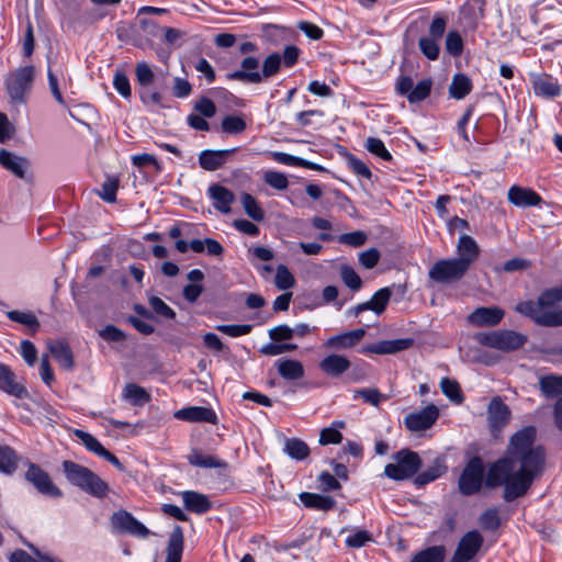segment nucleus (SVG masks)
Instances as JSON below:
<instances>
[{
	"label": "nucleus",
	"mask_w": 562,
	"mask_h": 562,
	"mask_svg": "<svg viewBox=\"0 0 562 562\" xmlns=\"http://www.w3.org/2000/svg\"><path fill=\"white\" fill-rule=\"evenodd\" d=\"M469 268L459 258L437 261L429 270V278L435 282L446 283L460 280Z\"/></svg>",
	"instance_id": "nucleus-6"
},
{
	"label": "nucleus",
	"mask_w": 562,
	"mask_h": 562,
	"mask_svg": "<svg viewBox=\"0 0 562 562\" xmlns=\"http://www.w3.org/2000/svg\"><path fill=\"white\" fill-rule=\"evenodd\" d=\"M432 81L430 79L420 80L413 90L408 93V101L411 103L420 102L425 100L431 90Z\"/></svg>",
	"instance_id": "nucleus-50"
},
{
	"label": "nucleus",
	"mask_w": 562,
	"mask_h": 562,
	"mask_svg": "<svg viewBox=\"0 0 562 562\" xmlns=\"http://www.w3.org/2000/svg\"><path fill=\"white\" fill-rule=\"evenodd\" d=\"M194 109L200 113V115L209 119L213 117L216 113L215 103L205 97H202L195 102Z\"/></svg>",
	"instance_id": "nucleus-63"
},
{
	"label": "nucleus",
	"mask_w": 562,
	"mask_h": 562,
	"mask_svg": "<svg viewBox=\"0 0 562 562\" xmlns=\"http://www.w3.org/2000/svg\"><path fill=\"white\" fill-rule=\"evenodd\" d=\"M418 46L420 52L430 60H436L439 57L440 47H439V41L423 36L418 41Z\"/></svg>",
	"instance_id": "nucleus-49"
},
{
	"label": "nucleus",
	"mask_w": 562,
	"mask_h": 562,
	"mask_svg": "<svg viewBox=\"0 0 562 562\" xmlns=\"http://www.w3.org/2000/svg\"><path fill=\"white\" fill-rule=\"evenodd\" d=\"M25 480L31 483L38 493L53 498L63 496V492L52 481L49 474L40 465L29 462L25 472Z\"/></svg>",
	"instance_id": "nucleus-7"
},
{
	"label": "nucleus",
	"mask_w": 562,
	"mask_h": 562,
	"mask_svg": "<svg viewBox=\"0 0 562 562\" xmlns=\"http://www.w3.org/2000/svg\"><path fill=\"white\" fill-rule=\"evenodd\" d=\"M442 393L452 402L460 404L463 401V395L460 385L457 381L449 378H442L440 381Z\"/></svg>",
	"instance_id": "nucleus-47"
},
{
	"label": "nucleus",
	"mask_w": 562,
	"mask_h": 562,
	"mask_svg": "<svg viewBox=\"0 0 562 562\" xmlns=\"http://www.w3.org/2000/svg\"><path fill=\"white\" fill-rule=\"evenodd\" d=\"M507 198L512 204L518 207L536 206L542 202L541 196L536 191L519 186H512Z\"/></svg>",
	"instance_id": "nucleus-17"
},
{
	"label": "nucleus",
	"mask_w": 562,
	"mask_h": 562,
	"mask_svg": "<svg viewBox=\"0 0 562 562\" xmlns=\"http://www.w3.org/2000/svg\"><path fill=\"white\" fill-rule=\"evenodd\" d=\"M341 279L344 283L353 291L360 290L362 285V281L358 273L348 266H344L341 268Z\"/></svg>",
	"instance_id": "nucleus-60"
},
{
	"label": "nucleus",
	"mask_w": 562,
	"mask_h": 562,
	"mask_svg": "<svg viewBox=\"0 0 562 562\" xmlns=\"http://www.w3.org/2000/svg\"><path fill=\"white\" fill-rule=\"evenodd\" d=\"M366 329L363 328H357L350 331H346L339 335H335L329 337L324 346L326 348H334V349H348L356 345H358L364 337Z\"/></svg>",
	"instance_id": "nucleus-20"
},
{
	"label": "nucleus",
	"mask_w": 562,
	"mask_h": 562,
	"mask_svg": "<svg viewBox=\"0 0 562 562\" xmlns=\"http://www.w3.org/2000/svg\"><path fill=\"white\" fill-rule=\"evenodd\" d=\"M263 180L270 187L281 191L285 190L289 186L286 176L279 171H267L263 176Z\"/></svg>",
	"instance_id": "nucleus-56"
},
{
	"label": "nucleus",
	"mask_w": 562,
	"mask_h": 562,
	"mask_svg": "<svg viewBox=\"0 0 562 562\" xmlns=\"http://www.w3.org/2000/svg\"><path fill=\"white\" fill-rule=\"evenodd\" d=\"M283 451L291 459L296 461L305 460L311 453L307 443L299 438H286L284 441Z\"/></svg>",
	"instance_id": "nucleus-34"
},
{
	"label": "nucleus",
	"mask_w": 562,
	"mask_h": 562,
	"mask_svg": "<svg viewBox=\"0 0 562 562\" xmlns=\"http://www.w3.org/2000/svg\"><path fill=\"white\" fill-rule=\"evenodd\" d=\"M536 435L533 426L518 430L510 439L507 456L495 462L487 473L486 485H504L507 502L522 496L543 469L544 452L541 447L533 446Z\"/></svg>",
	"instance_id": "nucleus-1"
},
{
	"label": "nucleus",
	"mask_w": 562,
	"mask_h": 562,
	"mask_svg": "<svg viewBox=\"0 0 562 562\" xmlns=\"http://www.w3.org/2000/svg\"><path fill=\"white\" fill-rule=\"evenodd\" d=\"M445 554L442 546H434L417 553L411 562H443Z\"/></svg>",
	"instance_id": "nucleus-43"
},
{
	"label": "nucleus",
	"mask_w": 562,
	"mask_h": 562,
	"mask_svg": "<svg viewBox=\"0 0 562 562\" xmlns=\"http://www.w3.org/2000/svg\"><path fill=\"white\" fill-rule=\"evenodd\" d=\"M391 299V290L389 288H382L376 291L371 300L352 306L348 310L347 314L351 316H358L364 311H373L375 314H382Z\"/></svg>",
	"instance_id": "nucleus-13"
},
{
	"label": "nucleus",
	"mask_w": 562,
	"mask_h": 562,
	"mask_svg": "<svg viewBox=\"0 0 562 562\" xmlns=\"http://www.w3.org/2000/svg\"><path fill=\"white\" fill-rule=\"evenodd\" d=\"M414 345L413 338H398L393 340H382L368 346L364 351L375 355H394L409 349Z\"/></svg>",
	"instance_id": "nucleus-18"
},
{
	"label": "nucleus",
	"mask_w": 562,
	"mask_h": 562,
	"mask_svg": "<svg viewBox=\"0 0 562 562\" xmlns=\"http://www.w3.org/2000/svg\"><path fill=\"white\" fill-rule=\"evenodd\" d=\"M394 462L384 468V474L394 481H403L417 473L422 465L419 456L411 450L402 449L393 454Z\"/></svg>",
	"instance_id": "nucleus-5"
},
{
	"label": "nucleus",
	"mask_w": 562,
	"mask_h": 562,
	"mask_svg": "<svg viewBox=\"0 0 562 562\" xmlns=\"http://www.w3.org/2000/svg\"><path fill=\"white\" fill-rule=\"evenodd\" d=\"M237 149H223V150H203L199 156L200 166L204 170L214 171L221 168L227 160L228 156L234 154Z\"/></svg>",
	"instance_id": "nucleus-23"
},
{
	"label": "nucleus",
	"mask_w": 562,
	"mask_h": 562,
	"mask_svg": "<svg viewBox=\"0 0 562 562\" xmlns=\"http://www.w3.org/2000/svg\"><path fill=\"white\" fill-rule=\"evenodd\" d=\"M89 476L85 479L82 482V485L79 486L80 490L86 492L87 494L97 497L102 498L108 495L109 493V485L106 482H104L98 474H95L93 471L89 473Z\"/></svg>",
	"instance_id": "nucleus-32"
},
{
	"label": "nucleus",
	"mask_w": 562,
	"mask_h": 562,
	"mask_svg": "<svg viewBox=\"0 0 562 562\" xmlns=\"http://www.w3.org/2000/svg\"><path fill=\"white\" fill-rule=\"evenodd\" d=\"M216 329L229 337H240L248 335L251 331L252 326L249 324L217 325Z\"/></svg>",
	"instance_id": "nucleus-58"
},
{
	"label": "nucleus",
	"mask_w": 562,
	"mask_h": 562,
	"mask_svg": "<svg viewBox=\"0 0 562 562\" xmlns=\"http://www.w3.org/2000/svg\"><path fill=\"white\" fill-rule=\"evenodd\" d=\"M274 284L279 290H289L294 286L295 279L289 268L284 265L277 267Z\"/></svg>",
	"instance_id": "nucleus-48"
},
{
	"label": "nucleus",
	"mask_w": 562,
	"mask_h": 562,
	"mask_svg": "<svg viewBox=\"0 0 562 562\" xmlns=\"http://www.w3.org/2000/svg\"><path fill=\"white\" fill-rule=\"evenodd\" d=\"M243 207L246 214L256 222H261L265 218V212L257 202V200L249 193H243L240 198Z\"/></svg>",
	"instance_id": "nucleus-41"
},
{
	"label": "nucleus",
	"mask_w": 562,
	"mask_h": 562,
	"mask_svg": "<svg viewBox=\"0 0 562 562\" xmlns=\"http://www.w3.org/2000/svg\"><path fill=\"white\" fill-rule=\"evenodd\" d=\"M280 376L285 380H299L304 376L303 364L293 359H281L276 362Z\"/></svg>",
	"instance_id": "nucleus-33"
},
{
	"label": "nucleus",
	"mask_w": 562,
	"mask_h": 562,
	"mask_svg": "<svg viewBox=\"0 0 562 562\" xmlns=\"http://www.w3.org/2000/svg\"><path fill=\"white\" fill-rule=\"evenodd\" d=\"M7 316L10 321L29 327L32 334L40 329V322L33 312L10 311L7 313Z\"/></svg>",
	"instance_id": "nucleus-38"
},
{
	"label": "nucleus",
	"mask_w": 562,
	"mask_h": 562,
	"mask_svg": "<svg viewBox=\"0 0 562 562\" xmlns=\"http://www.w3.org/2000/svg\"><path fill=\"white\" fill-rule=\"evenodd\" d=\"M483 544V537L477 530L468 531L459 541L450 562L471 561Z\"/></svg>",
	"instance_id": "nucleus-10"
},
{
	"label": "nucleus",
	"mask_w": 562,
	"mask_h": 562,
	"mask_svg": "<svg viewBox=\"0 0 562 562\" xmlns=\"http://www.w3.org/2000/svg\"><path fill=\"white\" fill-rule=\"evenodd\" d=\"M488 423L493 431L501 430L510 418V411L499 398H493L487 409Z\"/></svg>",
	"instance_id": "nucleus-21"
},
{
	"label": "nucleus",
	"mask_w": 562,
	"mask_h": 562,
	"mask_svg": "<svg viewBox=\"0 0 562 562\" xmlns=\"http://www.w3.org/2000/svg\"><path fill=\"white\" fill-rule=\"evenodd\" d=\"M181 497L184 507L195 514H204L212 507V504L206 495L194 491H184L181 493Z\"/></svg>",
	"instance_id": "nucleus-25"
},
{
	"label": "nucleus",
	"mask_w": 562,
	"mask_h": 562,
	"mask_svg": "<svg viewBox=\"0 0 562 562\" xmlns=\"http://www.w3.org/2000/svg\"><path fill=\"white\" fill-rule=\"evenodd\" d=\"M366 148L373 155L380 157L383 160H391L392 156L384 146V143L380 138L369 137L367 139Z\"/></svg>",
	"instance_id": "nucleus-53"
},
{
	"label": "nucleus",
	"mask_w": 562,
	"mask_h": 562,
	"mask_svg": "<svg viewBox=\"0 0 562 562\" xmlns=\"http://www.w3.org/2000/svg\"><path fill=\"white\" fill-rule=\"evenodd\" d=\"M111 524L113 529L121 533H130L139 538H146L150 533L145 525L126 510L114 513L111 517Z\"/></svg>",
	"instance_id": "nucleus-9"
},
{
	"label": "nucleus",
	"mask_w": 562,
	"mask_h": 562,
	"mask_svg": "<svg viewBox=\"0 0 562 562\" xmlns=\"http://www.w3.org/2000/svg\"><path fill=\"white\" fill-rule=\"evenodd\" d=\"M533 90L537 95L553 98L560 94L561 89L557 81L548 75H540L533 78Z\"/></svg>",
	"instance_id": "nucleus-31"
},
{
	"label": "nucleus",
	"mask_w": 562,
	"mask_h": 562,
	"mask_svg": "<svg viewBox=\"0 0 562 562\" xmlns=\"http://www.w3.org/2000/svg\"><path fill=\"white\" fill-rule=\"evenodd\" d=\"M459 259L465 263L468 268L476 260L480 248L476 241L469 235H462L457 246Z\"/></svg>",
	"instance_id": "nucleus-27"
},
{
	"label": "nucleus",
	"mask_w": 562,
	"mask_h": 562,
	"mask_svg": "<svg viewBox=\"0 0 562 562\" xmlns=\"http://www.w3.org/2000/svg\"><path fill=\"white\" fill-rule=\"evenodd\" d=\"M342 440L341 432L335 427H327L322 429L319 435V443L323 446L330 443H340Z\"/></svg>",
	"instance_id": "nucleus-62"
},
{
	"label": "nucleus",
	"mask_w": 562,
	"mask_h": 562,
	"mask_svg": "<svg viewBox=\"0 0 562 562\" xmlns=\"http://www.w3.org/2000/svg\"><path fill=\"white\" fill-rule=\"evenodd\" d=\"M0 390L18 398H26V387L16 381L14 372L4 363L0 362Z\"/></svg>",
	"instance_id": "nucleus-15"
},
{
	"label": "nucleus",
	"mask_w": 562,
	"mask_h": 562,
	"mask_svg": "<svg viewBox=\"0 0 562 562\" xmlns=\"http://www.w3.org/2000/svg\"><path fill=\"white\" fill-rule=\"evenodd\" d=\"M282 57L278 53L270 54L262 61V69L260 71L261 82L276 76L281 67Z\"/></svg>",
	"instance_id": "nucleus-40"
},
{
	"label": "nucleus",
	"mask_w": 562,
	"mask_h": 562,
	"mask_svg": "<svg viewBox=\"0 0 562 562\" xmlns=\"http://www.w3.org/2000/svg\"><path fill=\"white\" fill-rule=\"evenodd\" d=\"M188 461L191 465L199 468H225L226 463L214 456L204 454L200 450H192L188 456Z\"/></svg>",
	"instance_id": "nucleus-35"
},
{
	"label": "nucleus",
	"mask_w": 562,
	"mask_h": 562,
	"mask_svg": "<svg viewBox=\"0 0 562 562\" xmlns=\"http://www.w3.org/2000/svg\"><path fill=\"white\" fill-rule=\"evenodd\" d=\"M123 396L133 405H142L149 401L148 393L140 386L130 383L125 386Z\"/></svg>",
	"instance_id": "nucleus-44"
},
{
	"label": "nucleus",
	"mask_w": 562,
	"mask_h": 562,
	"mask_svg": "<svg viewBox=\"0 0 562 562\" xmlns=\"http://www.w3.org/2000/svg\"><path fill=\"white\" fill-rule=\"evenodd\" d=\"M74 435L82 442V445L91 452L97 456H101L106 449L100 443V441L89 432L80 429H75Z\"/></svg>",
	"instance_id": "nucleus-45"
},
{
	"label": "nucleus",
	"mask_w": 562,
	"mask_h": 562,
	"mask_svg": "<svg viewBox=\"0 0 562 562\" xmlns=\"http://www.w3.org/2000/svg\"><path fill=\"white\" fill-rule=\"evenodd\" d=\"M475 340L482 346L509 353L520 349L527 342V336L512 329H497L480 333Z\"/></svg>",
	"instance_id": "nucleus-3"
},
{
	"label": "nucleus",
	"mask_w": 562,
	"mask_h": 562,
	"mask_svg": "<svg viewBox=\"0 0 562 562\" xmlns=\"http://www.w3.org/2000/svg\"><path fill=\"white\" fill-rule=\"evenodd\" d=\"M183 546V530L180 526H176L169 536L166 562H181Z\"/></svg>",
	"instance_id": "nucleus-26"
},
{
	"label": "nucleus",
	"mask_w": 562,
	"mask_h": 562,
	"mask_svg": "<svg viewBox=\"0 0 562 562\" xmlns=\"http://www.w3.org/2000/svg\"><path fill=\"white\" fill-rule=\"evenodd\" d=\"M446 49L452 56L461 55L463 50V41L457 31H451L447 34Z\"/></svg>",
	"instance_id": "nucleus-55"
},
{
	"label": "nucleus",
	"mask_w": 562,
	"mask_h": 562,
	"mask_svg": "<svg viewBox=\"0 0 562 562\" xmlns=\"http://www.w3.org/2000/svg\"><path fill=\"white\" fill-rule=\"evenodd\" d=\"M34 553L37 557V560L32 558L23 550H18L13 552L10 557V562H60L54 557L48 554L41 553L37 549L32 548Z\"/></svg>",
	"instance_id": "nucleus-46"
},
{
	"label": "nucleus",
	"mask_w": 562,
	"mask_h": 562,
	"mask_svg": "<svg viewBox=\"0 0 562 562\" xmlns=\"http://www.w3.org/2000/svg\"><path fill=\"white\" fill-rule=\"evenodd\" d=\"M260 59L255 56H247L240 63V68L228 72L226 78L228 80H236L244 83L258 85L261 83L260 78Z\"/></svg>",
	"instance_id": "nucleus-11"
},
{
	"label": "nucleus",
	"mask_w": 562,
	"mask_h": 562,
	"mask_svg": "<svg viewBox=\"0 0 562 562\" xmlns=\"http://www.w3.org/2000/svg\"><path fill=\"white\" fill-rule=\"evenodd\" d=\"M19 457L9 446H0V472L13 474L18 468Z\"/></svg>",
	"instance_id": "nucleus-37"
},
{
	"label": "nucleus",
	"mask_w": 562,
	"mask_h": 562,
	"mask_svg": "<svg viewBox=\"0 0 562 562\" xmlns=\"http://www.w3.org/2000/svg\"><path fill=\"white\" fill-rule=\"evenodd\" d=\"M175 417L180 420L194 423H217V416L215 412L212 408L202 406H189L181 408L175 413Z\"/></svg>",
	"instance_id": "nucleus-16"
},
{
	"label": "nucleus",
	"mask_w": 562,
	"mask_h": 562,
	"mask_svg": "<svg viewBox=\"0 0 562 562\" xmlns=\"http://www.w3.org/2000/svg\"><path fill=\"white\" fill-rule=\"evenodd\" d=\"M504 315V311L498 306L477 307L468 316V322L479 327L496 326Z\"/></svg>",
	"instance_id": "nucleus-14"
},
{
	"label": "nucleus",
	"mask_w": 562,
	"mask_h": 562,
	"mask_svg": "<svg viewBox=\"0 0 562 562\" xmlns=\"http://www.w3.org/2000/svg\"><path fill=\"white\" fill-rule=\"evenodd\" d=\"M47 348L63 369L71 370L74 368L72 351L66 341L48 340Z\"/></svg>",
	"instance_id": "nucleus-24"
},
{
	"label": "nucleus",
	"mask_w": 562,
	"mask_h": 562,
	"mask_svg": "<svg viewBox=\"0 0 562 562\" xmlns=\"http://www.w3.org/2000/svg\"><path fill=\"white\" fill-rule=\"evenodd\" d=\"M148 303L153 311L159 316L168 319H173L176 317L175 311L167 305L160 297L150 296Z\"/></svg>",
	"instance_id": "nucleus-54"
},
{
	"label": "nucleus",
	"mask_w": 562,
	"mask_h": 562,
	"mask_svg": "<svg viewBox=\"0 0 562 562\" xmlns=\"http://www.w3.org/2000/svg\"><path fill=\"white\" fill-rule=\"evenodd\" d=\"M34 77L35 68L33 66L20 67L8 74L5 89L12 103L23 104L26 102Z\"/></svg>",
	"instance_id": "nucleus-4"
},
{
	"label": "nucleus",
	"mask_w": 562,
	"mask_h": 562,
	"mask_svg": "<svg viewBox=\"0 0 562 562\" xmlns=\"http://www.w3.org/2000/svg\"><path fill=\"white\" fill-rule=\"evenodd\" d=\"M135 74L137 81L143 87H148L154 82L155 74L147 63L142 61L136 65Z\"/></svg>",
	"instance_id": "nucleus-57"
},
{
	"label": "nucleus",
	"mask_w": 562,
	"mask_h": 562,
	"mask_svg": "<svg viewBox=\"0 0 562 562\" xmlns=\"http://www.w3.org/2000/svg\"><path fill=\"white\" fill-rule=\"evenodd\" d=\"M355 397H361L364 402L378 407L386 395L382 394L378 389H360L355 391Z\"/></svg>",
	"instance_id": "nucleus-52"
},
{
	"label": "nucleus",
	"mask_w": 562,
	"mask_h": 562,
	"mask_svg": "<svg viewBox=\"0 0 562 562\" xmlns=\"http://www.w3.org/2000/svg\"><path fill=\"white\" fill-rule=\"evenodd\" d=\"M437 406L430 404L417 413L407 415L404 419L406 428L411 431H423L429 429L438 419Z\"/></svg>",
	"instance_id": "nucleus-12"
},
{
	"label": "nucleus",
	"mask_w": 562,
	"mask_h": 562,
	"mask_svg": "<svg viewBox=\"0 0 562 562\" xmlns=\"http://www.w3.org/2000/svg\"><path fill=\"white\" fill-rule=\"evenodd\" d=\"M0 165L20 179L26 178V170L30 167L26 158L16 156L5 149L0 150Z\"/></svg>",
	"instance_id": "nucleus-22"
},
{
	"label": "nucleus",
	"mask_w": 562,
	"mask_h": 562,
	"mask_svg": "<svg viewBox=\"0 0 562 562\" xmlns=\"http://www.w3.org/2000/svg\"><path fill=\"white\" fill-rule=\"evenodd\" d=\"M372 536L366 530H357L346 538V544L350 548H361L372 541Z\"/></svg>",
	"instance_id": "nucleus-61"
},
{
	"label": "nucleus",
	"mask_w": 562,
	"mask_h": 562,
	"mask_svg": "<svg viewBox=\"0 0 562 562\" xmlns=\"http://www.w3.org/2000/svg\"><path fill=\"white\" fill-rule=\"evenodd\" d=\"M246 126L245 120L238 115H227L222 120V130L227 134H239Z\"/></svg>",
	"instance_id": "nucleus-51"
},
{
	"label": "nucleus",
	"mask_w": 562,
	"mask_h": 562,
	"mask_svg": "<svg viewBox=\"0 0 562 562\" xmlns=\"http://www.w3.org/2000/svg\"><path fill=\"white\" fill-rule=\"evenodd\" d=\"M542 393L548 397H553L562 394V376L547 375L542 376L539 381Z\"/></svg>",
	"instance_id": "nucleus-39"
},
{
	"label": "nucleus",
	"mask_w": 562,
	"mask_h": 562,
	"mask_svg": "<svg viewBox=\"0 0 562 562\" xmlns=\"http://www.w3.org/2000/svg\"><path fill=\"white\" fill-rule=\"evenodd\" d=\"M447 26V19L440 15L434 18L429 26V36L431 38L440 41L445 34Z\"/></svg>",
	"instance_id": "nucleus-64"
},
{
	"label": "nucleus",
	"mask_w": 562,
	"mask_h": 562,
	"mask_svg": "<svg viewBox=\"0 0 562 562\" xmlns=\"http://www.w3.org/2000/svg\"><path fill=\"white\" fill-rule=\"evenodd\" d=\"M301 502L308 508L327 512L335 507L336 502L331 496L303 492L300 494Z\"/></svg>",
	"instance_id": "nucleus-29"
},
{
	"label": "nucleus",
	"mask_w": 562,
	"mask_h": 562,
	"mask_svg": "<svg viewBox=\"0 0 562 562\" xmlns=\"http://www.w3.org/2000/svg\"><path fill=\"white\" fill-rule=\"evenodd\" d=\"M119 188V180L116 178H108L102 184L99 195L105 202L112 203L116 199V191Z\"/></svg>",
	"instance_id": "nucleus-59"
},
{
	"label": "nucleus",
	"mask_w": 562,
	"mask_h": 562,
	"mask_svg": "<svg viewBox=\"0 0 562 562\" xmlns=\"http://www.w3.org/2000/svg\"><path fill=\"white\" fill-rule=\"evenodd\" d=\"M484 469L479 458H473L464 468L460 480L459 488L464 495H472L480 491L483 482Z\"/></svg>",
	"instance_id": "nucleus-8"
},
{
	"label": "nucleus",
	"mask_w": 562,
	"mask_h": 562,
	"mask_svg": "<svg viewBox=\"0 0 562 562\" xmlns=\"http://www.w3.org/2000/svg\"><path fill=\"white\" fill-rule=\"evenodd\" d=\"M472 82L470 78L463 74L453 76L449 87V93L453 99L461 100L471 92Z\"/></svg>",
	"instance_id": "nucleus-36"
},
{
	"label": "nucleus",
	"mask_w": 562,
	"mask_h": 562,
	"mask_svg": "<svg viewBox=\"0 0 562 562\" xmlns=\"http://www.w3.org/2000/svg\"><path fill=\"white\" fill-rule=\"evenodd\" d=\"M560 302H562V283L541 292L537 301L529 300L518 303L515 310L540 326L558 327L562 326V307H552Z\"/></svg>",
	"instance_id": "nucleus-2"
},
{
	"label": "nucleus",
	"mask_w": 562,
	"mask_h": 562,
	"mask_svg": "<svg viewBox=\"0 0 562 562\" xmlns=\"http://www.w3.org/2000/svg\"><path fill=\"white\" fill-rule=\"evenodd\" d=\"M209 194L214 201V207L222 213L231 211V204L234 202V193L220 184H212L209 188Z\"/></svg>",
	"instance_id": "nucleus-28"
},
{
	"label": "nucleus",
	"mask_w": 562,
	"mask_h": 562,
	"mask_svg": "<svg viewBox=\"0 0 562 562\" xmlns=\"http://www.w3.org/2000/svg\"><path fill=\"white\" fill-rule=\"evenodd\" d=\"M479 522L483 530L495 531L501 526L499 510L496 507H491L484 510L480 517Z\"/></svg>",
	"instance_id": "nucleus-42"
},
{
	"label": "nucleus",
	"mask_w": 562,
	"mask_h": 562,
	"mask_svg": "<svg viewBox=\"0 0 562 562\" xmlns=\"http://www.w3.org/2000/svg\"><path fill=\"white\" fill-rule=\"evenodd\" d=\"M351 362L346 356L331 353L323 358L319 362V369L327 375L338 378L347 372Z\"/></svg>",
	"instance_id": "nucleus-19"
},
{
	"label": "nucleus",
	"mask_w": 562,
	"mask_h": 562,
	"mask_svg": "<svg viewBox=\"0 0 562 562\" xmlns=\"http://www.w3.org/2000/svg\"><path fill=\"white\" fill-rule=\"evenodd\" d=\"M63 471L67 481L77 487L82 485L85 479L90 477L89 473L91 472L90 469L70 460L63 462Z\"/></svg>",
	"instance_id": "nucleus-30"
}]
</instances>
